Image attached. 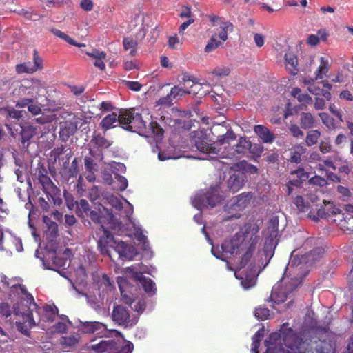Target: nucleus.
Segmentation results:
<instances>
[{
    "label": "nucleus",
    "mask_w": 353,
    "mask_h": 353,
    "mask_svg": "<svg viewBox=\"0 0 353 353\" xmlns=\"http://www.w3.org/2000/svg\"><path fill=\"white\" fill-rule=\"evenodd\" d=\"M105 200L108 204L119 212L120 216H125L130 220V216L133 212V206L125 199V207L123 206L121 200L113 194L106 195Z\"/></svg>",
    "instance_id": "obj_15"
},
{
    "label": "nucleus",
    "mask_w": 353,
    "mask_h": 353,
    "mask_svg": "<svg viewBox=\"0 0 353 353\" xmlns=\"http://www.w3.org/2000/svg\"><path fill=\"white\" fill-rule=\"evenodd\" d=\"M258 227L245 225L230 240L225 241L220 250L218 248H212V254L217 259L225 261L228 254H240L245 251L240 261V268L245 267L252 256L260 241V237L257 234Z\"/></svg>",
    "instance_id": "obj_2"
},
{
    "label": "nucleus",
    "mask_w": 353,
    "mask_h": 353,
    "mask_svg": "<svg viewBox=\"0 0 353 353\" xmlns=\"http://www.w3.org/2000/svg\"><path fill=\"white\" fill-rule=\"evenodd\" d=\"M10 288L11 296L20 300V303L14 304V315L16 316L15 324L17 330L21 333L27 334L30 328L36 325L32 316V312L35 311L39 315L41 310L38 308L34 299L26 287L20 283H14L12 281H8L5 277L3 281Z\"/></svg>",
    "instance_id": "obj_3"
},
{
    "label": "nucleus",
    "mask_w": 353,
    "mask_h": 353,
    "mask_svg": "<svg viewBox=\"0 0 353 353\" xmlns=\"http://www.w3.org/2000/svg\"><path fill=\"white\" fill-rule=\"evenodd\" d=\"M127 272L132 274L135 280L139 281L145 292L150 295L155 294V283L150 279L143 276V273L146 272V268L142 263L127 268Z\"/></svg>",
    "instance_id": "obj_11"
},
{
    "label": "nucleus",
    "mask_w": 353,
    "mask_h": 353,
    "mask_svg": "<svg viewBox=\"0 0 353 353\" xmlns=\"http://www.w3.org/2000/svg\"><path fill=\"white\" fill-rule=\"evenodd\" d=\"M33 60H34V65H32V68H33V69H34V72H36L37 70L42 69L43 60L41 57H39L38 52L37 51V50H34Z\"/></svg>",
    "instance_id": "obj_53"
},
{
    "label": "nucleus",
    "mask_w": 353,
    "mask_h": 353,
    "mask_svg": "<svg viewBox=\"0 0 353 353\" xmlns=\"http://www.w3.org/2000/svg\"><path fill=\"white\" fill-rule=\"evenodd\" d=\"M336 189L343 201H348L352 195L350 190L347 188L342 185H338Z\"/></svg>",
    "instance_id": "obj_51"
},
{
    "label": "nucleus",
    "mask_w": 353,
    "mask_h": 353,
    "mask_svg": "<svg viewBox=\"0 0 353 353\" xmlns=\"http://www.w3.org/2000/svg\"><path fill=\"white\" fill-rule=\"evenodd\" d=\"M58 314V309L54 305H48L43 308L41 319L46 322H52Z\"/></svg>",
    "instance_id": "obj_28"
},
{
    "label": "nucleus",
    "mask_w": 353,
    "mask_h": 353,
    "mask_svg": "<svg viewBox=\"0 0 353 353\" xmlns=\"http://www.w3.org/2000/svg\"><path fill=\"white\" fill-rule=\"evenodd\" d=\"M132 225L134 227V234L136 236L137 239L140 241L143 242L144 244L146 241V236L142 233V231L141 228L139 227H136L134 223H131Z\"/></svg>",
    "instance_id": "obj_58"
},
{
    "label": "nucleus",
    "mask_w": 353,
    "mask_h": 353,
    "mask_svg": "<svg viewBox=\"0 0 353 353\" xmlns=\"http://www.w3.org/2000/svg\"><path fill=\"white\" fill-rule=\"evenodd\" d=\"M94 143L99 147L108 148L110 146V143L102 136L97 135L94 137Z\"/></svg>",
    "instance_id": "obj_61"
},
{
    "label": "nucleus",
    "mask_w": 353,
    "mask_h": 353,
    "mask_svg": "<svg viewBox=\"0 0 353 353\" xmlns=\"http://www.w3.org/2000/svg\"><path fill=\"white\" fill-rule=\"evenodd\" d=\"M302 269L303 265L299 257L294 256L290 259L285 268L283 274L284 276L282 279V281H283L286 277L290 279L289 286H286V289L285 290H279V286H274L270 296L273 302L278 304L284 302L287 296L297 288L305 276Z\"/></svg>",
    "instance_id": "obj_6"
},
{
    "label": "nucleus",
    "mask_w": 353,
    "mask_h": 353,
    "mask_svg": "<svg viewBox=\"0 0 353 353\" xmlns=\"http://www.w3.org/2000/svg\"><path fill=\"white\" fill-rule=\"evenodd\" d=\"M277 242L274 238L269 237L265 240V245L263 249V254L265 255V263L263 265V269L268 264L270 259L274 254V248Z\"/></svg>",
    "instance_id": "obj_24"
},
{
    "label": "nucleus",
    "mask_w": 353,
    "mask_h": 353,
    "mask_svg": "<svg viewBox=\"0 0 353 353\" xmlns=\"http://www.w3.org/2000/svg\"><path fill=\"white\" fill-rule=\"evenodd\" d=\"M86 54L95 59L94 65L95 67L99 68L100 70H103L105 68V65L103 60L106 57V54L103 51H99L97 49H92L90 52H85Z\"/></svg>",
    "instance_id": "obj_26"
},
{
    "label": "nucleus",
    "mask_w": 353,
    "mask_h": 353,
    "mask_svg": "<svg viewBox=\"0 0 353 353\" xmlns=\"http://www.w3.org/2000/svg\"><path fill=\"white\" fill-rule=\"evenodd\" d=\"M123 302L128 307L122 305H114L112 312V319L118 325L128 327L136 325L139 316L145 309L143 299H134L126 295L123 296Z\"/></svg>",
    "instance_id": "obj_5"
},
{
    "label": "nucleus",
    "mask_w": 353,
    "mask_h": 353,
    "mask_svg": "<svg viewBox=\"0 0 353 353\" xmlns=\"http://www.w3.org/2000/svg\"><path fill=\"white\" fill-rule=\"evenodd\" d=\"M78 331L83 334H101L106 330V325L99 321H82L79 320Z\"/></svg>",
    "instance_id": "obj_16"
},
{
    "label": "nucleus",
    "mask_w": 353,
    "mask_h": 353,
    "mask_svg": "<svg viewBox=\"0 0 353 353\" xmlns=\"http://www.w3.org/2000/svg\"><path fill=\"white\" fill-rule=\"evenodd\" d=\"M314 118L311 113L303 112L300 115V125L303 129H310L314 127Z\"/></svg>",
    "instance_id": "obj_32"
},
{
    "label": "nucleus",
    "mask_w": 353,
    "mask_h": 353,
    "mask_svg": "<svg viewBox=\"0 0 353 353\" xmlns=\"http://www.w3.org/2000/svg\"><path fill=\"white\" fill-rule=\"evenodd\" d=\"M315 78L305 79L303 83L307 85V90L312 94L316 96H323L329 101L331 99V94L328 90L321 88L316 83Z\"/></svg>",
    "instance_id": "obj_20"
},
{
    "label": "nucleus",
    "mask_w": 353,
    "mask_h": 353,
    "mask_svg": "<svg viewBox=\"0 0 353 353\" xmlns=\"http://www.w3.org/2000/svg\"><path fill=\"white\" fill-rule=\"evenodd\" d=\"M250 270L243 275H241L239 271L235 272L236 278L241 280V285L245 290H248L256 285L257 276L261 271H258L255 262L250 263Z\"/></svg>",
    "instance_id": "obj_14"
},
{
    "label": "nucleus",
    "mask_w": 353,
    "mask_h": 353,
    "mask_svg": "<svg viewBox=\"0 0 353 353\" xmlns=\"http://www.w3.org/2000/svg\"><path fill=\"white\" fill-rule=\"evenodd\" d=\"M230 70L227 67L216 68L212 72V74L219 77L228 76L230 74Z\"/></svg>",
    "instance_id": "obj_62"
},
{
    "label": "nucleus",
    "mask_w": 353,
    "mask_h": 353,
    "mask_svg": "<svg viewBox=\"0 0 353 353\" xmlns=\"http://www.w3.org/2000/svg\"><path fill=\"white\" fill-rule=\"evenodd\" d=\"M79 172L78 169V162L77 159L75 158L71 163V165L68 170V176L69 177H74L77 175Z\"/></svg>",
    "instance_id": "obj_59"
},
{
    "label": "nucleus",
    "mask_w": 353,
    "mask_h": 353,
    "mask_svg": "<svg viewBox=\"0 0 353 353\" xmlns=\"http://www.w3.org/2000/svg\"><path fill=\"white\" fill-rule=\"evenodd\" d=\"M294 203L297 207L298 210L301 212H305L307 209V205L302 196H296L294 199Z\"/></svg>",
    "instance_id": "obj_60"
},
{
    "label": "nucleus",
    "mask_w": 353,
    "mask_h": 353,
    "mask_svg": "<svg viewBox=\"0 0 353 353\" xmlns=\"http://www.w3.org/2000/svg\"><path fill=\"white\" fill-rule=\"evenodd\" d=\"M78 129V123L77 122H72V121H66L64 123V129L63 131H65V133L69 134H73Z\"/></svg>",
    "instance_id": "obj_50"
},
{
    "label": "nucleus",
    "mask_w": 353,
    "mask_h": 353,
    "mask_svg": "<svg viewBox=\"0 0 353 353\" xmlns=\"http://www.w3.org/2000/svg\"><path fill=\"white\" fill-rule=\"evenodd\" d=\"M192 150L198 152L194 158L199 160L214 159L219 154L220 148L214 143H208V136L203 130H194L190 133Z\"/></svg>",
    "instance_id": "obj_7"
},
{
    "label": "nucleus",
    "mask_w": 353,
    "mask_h": 353,
    "mask_svg": "<svg viewBox=\"0 0 353 353\" xmlns=\"http://www.w3.org/2000/svg\"><path fill=\"white\" fill-rule=\"evenodd\" d=\"M222 44L221 41H219L216 39V34L213 35L205 48V52L207 53L211 52L219 46Z\"/></svg>",
    "instance_id": "obj_45"
},
{
    "label": "nucleus",
    "mask_w": 353,
    "mask_h": 353,
    "mask_svg": "<svg viewBox=\"0 0 353 353\" xmlns=\"http://www.w3.org/2000/svg\"><path fill=\"white\" fill-rule=\"evenodd\" d=\"M83 295H85L87 299L88 304L92 309H94L97 312H101L103 311L104 307V294L96 292L93 294H83Z\"/></svg>",
    "instance_id": "obj_21"
},
{
    "label": "nucleus",
    "mask_w": 353,
    "mask_h": 353,
    "mask_svg": "<svg viewBox=\"0 0 353 353\" xmlns=\"http://www.w3.org/2000/svg\"><path fill=\"white\" fill-rule=\"evenodd\" d=\"M219 24L221 30L216 34V37H219L222 41H225L228 39V32L233 31V25L232 23L225 21H221Z\"/></svg>",
    "instance_id": "obj_33"
},
{
    "label": "nucleus",
    "mask_w": 353,
    "mask_h": 353,
    "mask_svg": "<svg viewBox=\"0 0 353 353\" xmlns=\"http://www.w3.org/2000/svg\"><path fill=\"white\" fill-rule=\"evenodd\" d=\"M118 123L120 124V114L117 115L116 113L112 112L104 117L100 125L104 130H107L116 127Z\"/></svg>",
    "instance_id": "obj_27"
},
{
    "label": "nucleus",
    "mask_w": 353,
    "mask_h": 353,
    "mask_svg": "<svg viewBox=\"0 0 353 353\" xmlns=\"http://www.w3.org/2000/svg\"><path fill=\"white\" fill-rule=\"evenodd\" d=\"M264 335V330L261 328L255 334L252 336V343L251 352L259 353L258 348L259 347L260 341Z\"/></svg>",
    "instance_id": "obj_37"
},
{
    "label": "nucleus",
    "mask_w": 353,
    "mask_h": 353,
    "mask_svg": "<svg viewBox=\"0 0 353 353\" xmlns=\"http://www.w3.org/2000/svg\"><path fill=\"white\" fill-rule=\"evenodd\" d=\"M120 125L123 129L140 135L154 134L161 137L164 133L162 127L157 122L151 121V117L146 110L141 112L134 109L121 111Z\"/></svg>",
    "instance_id": "obj_4"
},
{
    "label": "nucleus",
    "mask_w": 353,
    "mask_h": 353,
    "mask_svg": "<svg viewBox=\"0 0 353 353\" xmlns=\"http://www.w3.org/2000/svg\"><path fill=\"white\" fill-rule=\"evenodd\" d=\"M332 146L328 140L321 141L319 143V150L323 154L328 153L331 151Z\"/></svg>",
    "instance_id": "obj_64"
},
{
    "label": "nucleus",
    "mask_w": 353,
    "mask_h": 353,
    "mask_svg": "<svg viewBox=\"0 0 353 353\" xmlns=\"http://www.w3.org/2000/svg\"><path fill=\"white\" fill-rule=\"evenodd\" d=\"M123 44L125 50H130V54L134 56L136 53V46L137 42L131 37H126L123 39Z\"/></svg>",
    "instance_id": "obj_41"
},
{
    "label": "nucleus",
    "mask_w": 353,
    "mask_h": 353,
    "mask_svg": "<svg viewBox=\"0 0 353 353\" xmlns=\"http://www.w3.org/2000/svg\"><path fill=\"white\" fill-rule=\"evenodd\" d=\"M21 143L25 147V143L28 142L35 134V128L31 125L22 126L20 125Z\"/></svg>",
    "instance_id": "obj_30"
},
{
    "label": "nucleus",
    "mask_w": 353,
    "mask_h": 353,
    "mask_svg": "<svg viewBox=\"0 0 353 353\" xmlns=\"http://www.w3.org/2000/svg\"><path fill=\"white\" fill-rule=\"evenodd\" d=\"M190 83L194 84L195 83V79L189 75H184L182 78V80L180 81V85L182 88H185V89H190Z\"/></svg>",
    "instance_id": "obj_57"
},
{
    "label": "nucleus",
    "mask_w": 353,
    "mask_h": 353,
    "mask_svg": "<svg viewBox=\"0 0 353 353\" xmlns=\"http://www.w3.org/2000/svg\"><path fill=\"white\" fill-rule=\"evenodd\" d=\"M223 196L219 194V187H211L206 192L201 191L192 199V205L198 210L212 208L221 202Z\"/></svg>",
    "instance_id": "obj_8"
},
{
    "label": "nucleus",
    "mask_w": 353,
    "mask_h": 353,
    "mask_svg": "<svg viewBox=\"0 0 353 353\" xmlns=\"http://www.w3.org/2000/svg\"><path fill=\"white\" fill-rule=\"evenodd\" d=\"M39 180L44 189H48L53 185V183L49 176L39 172Z\"/></svg>",
    "instance_id": "obj_52"
},
{
    "label": "nucleus",
    "mask_w": 353,
    "mask_h": 353,
    "mask_svg": "<svg viewBox=\"0 0 353 353\" xmlns=\"http://www.w3.org/2000/svg\"><path fill=\"white\" fill-rule=\"evenodd\" d=\"M170 95L173 99H179L188 94L187 89L182 88L180 85H175L170 90Z\"/></svg>",
    "instance_id": "obj_43"
},
{
    "label": "nucleus",
    "mask_w": 353,
    "mask_h": 353,
    "mask_svg": "<svg viewBox=\"0 0 353 353\" xmlns=\"http://www.w3.org/2000/svg\"><path fill=\"white\" fill-rule=\"evenodd\" d=\"M291 176H296L303 182L305 181L309 177L308 174L305 172L303 168H299L296 170L292 171L291 172Z\"/></svg>",
    "instance_id": "obj_54"
},
{
    "label": "nucleus",
    "mask_w": 353,
    "mask_h": 353,
    "mask_svg": "<svg viewBox=\"0 0 353 353\" xmlns=\"http://www.w3.org/2000/svg\"><path fill=\"white\" fill-rule=\"evenodd\" d=\"M254 131L264 143H271L275 139L274 134L268 128L263 125H255Z\"/></svg>",
    "instance_id": "obj_23"
},
{
    "label": "nucleus",
    "mask_w": 353,
    "mask_h": 353,
    "mask_svg": "<svg viewBox=\"0 0 353 353\" xmlns=\"http://www.w3.org/2000/svg\"><path fill=\"white\" fill-rule=\"evenodd\" d=\"M245 175L242 172L234 173L228 180V188L233 193L238 192L244 185Z\"/></svg>",
    "instance_id": "obj_22"
},
{
    "label": "nucleus",
    "mask_w": 353,
    "mask_h": 353,
    "mask_svg": "<svg viewBox=\"0 0 353 353\" xmlns=\"http://www.w3.org/2000/svg\"><path fill=\"white\" fill-rule=\"evenodd\" d=\"M252 143L246 138L241 137L238 143L232 148L229 153V158L237 160L244 156L251 148Z\"/></svg>",
    "instance_id": "obj_17"
},
{
    "label": "nucleus",
    "mask_w": 353,
    "mask_h": 353,
    "mask_svg": "<svg viewBox=\"0 0 353 353\" xmlns=\"http://www.w3.org/2000/svg\"><path fill=\"white\" fill-rule=\"evenodd\" d=\"M6 112V117L7 118H13L16 119H19L22 117V111H19L17 110H15L14 108H9L5 110Z\"/></svg>",
    "instance_id": "obj_56"
},
{
    "label": "nucleus",
    "mask_w": 353,
    "mask_h": 353,
    "mask_svg": "<svg viewBox=\"0 0 353 353\" xmlns=\"http://www.w3.org/2000/svg\"><path fill=\"white\" fill-rule=\"evenodd\" d=\"M323 206L321 207L318 211L317 214L321 218H327L332 214H336L340 213V210L334 205L332 203L323 201Z\"/></svg>",
    "instance_id": "obj_25"
},
{
    "label": "nucleus",
    "mask_w": 353,
    "mask_h": 353,
    "mask_svg": "<svg viewBox=\"0 0 353 353\" xmlns=\"http://www.w3.org/2000/svg\"><path fill=\"white\" fill-rule=\"evenodd\" d=\"M84 165L86 171H96L97 165L90 157H85L84 159Z\"/></svg>",
    "instance_id": "obj_55"
},
{
    "label": "nucleus",
    "mask_w": 353,
    "mask_h": 353,
    "mask_svg": "<svg viewBox=\"0 0 353 353\" xmlns=\"http://www.w3.org/2000/svg\"><path fill=\"white\" fill-rule=\"evenodd\" d=\"M330 70V65L327 59L324 57H321L320 65L315 72V79H322L325 76Z\"/></svg>",
    "instance_id": "obj_29"
},
{
    "label": "nucleus",
    "mask_w": 353,
    "mask_h": 353,
    "mask_svg": "<svg viewBox=\"0 0 353 353\" xmlns=\"http://www.w3.org/2000/svg\"><path fill=\"white\" fill-rule=\"evenodd\" d=\"M326 36H327V34H326L325 30H320L318 31V33L316 35H315V34L309 35L308 38H307V43L312 46H315L319 43L320 39L325 40L326 39Z\"/></svg>",
    "instance_id": "obj_39"
},
{
    "label": "nucleus",
    "mask_w": 353,
    "mask_h": 353,
    "mask_svg": "<svg viewBox=\"0 0 353 353\" xmlns=\"http://www.w3.org/2000/svg\"><path fill=\"white\" fill-rule=\"evenodd\" d=\"M306 152V148L301 145H294L291 151L290 161L299 163L301 161V157Z\"/></svg>",
    "instance_id": "obj_31"
},
{
    "label": "nucleus",
    "mask_w": 353,
    "mask_h": 353,
    "mask_svg": "<svg viewBox=\"0 0 353 353\" xmlns=\"http://www.w3.org/2000/svg\"><path fill=\"white\" fill-rule=\"evenodd\" d=\"M264 344L267 347L265 353H328L331 349L330 344L325 341H302L292 329L285 333H272Z\"/></svg>",
    "instance_id": "obj_1"
},
{
    "label": "nucleus",
    "mask_w": 353,
    "mask_h": 353,
    "mask_svg": "<svg viewBox=\"0 0 353 353\" xmlns=\"http://www.w3.org/2000/svg\"><path fill=\"white\" fill-rule=\"evenodd\" d=\"M252 198L251 193L243 192L230 199L225 205V210L228 213L241 211L249 205Z\"/></svg>",
    "instance_id": "obj_13"
},
{
    "label": "nucleus",
    "mask_w": 353,
    "mask_h": 353,
    "mask_svg": "<svg viewBox=\"0 0 353 353\" xmlns=\"http://www.w3.org/2000/svg\"><path fill=\"white\" fill-rule=\"evenodd\" d=\"M255 317L261 321H264L270 316V310L263 307H259L254 310Z\"/></svg>",
    "instance_id": "obj_46"
},
{
    "label": "nucleus",
    "mask_w": 353,
    "mask_h": 353,
    "mask_svg": "<svg viewBox=\"0 0 353 353\" xmlns=\"http://www.w3.org/2000/svg\"><path fill=\"white\" fill-rule=\"evenodd\" d=\"M319 116L322 120L323 124H325L328 128H334V121L327 113H319Z\"/></svg>",
    "instance_id": "obj_49"
},
{
    "label": "nucleus",
    "mask_w": 353,
    "mask_h": 353,
    "mask_svg": "<svg viewBox=\"0 0 353 353\" xmlns=\"http://www.w3.org/2000/svg\"><path fill=\"white\" fill-rule=\"evenodd\" d=\"M90 219L97 224H99V229L100 232L103 233L102 236H99L98 240V247L100 249L103 254H107L110 257H112V254L110 250V248L112 245H108L109 240H112V236L110 232L107 230L105 227L102 225L103 223V217L101 216L99 213L97 211H90Z\"/></svg>",
    "instance_id": "obj_10"
},
{
    "label": "nucleus",
    "mask_w": 353,
    "mask_h": 353,
    "mask_svg": "<svg viewBox=\"0 0 353 353\" xmlns=\"http://www.w3.org/2000/svg\"><path fill=\"white\" fill-rule=\"evenodd\" d=\"M16 72L18 74L33 73V72H34V69H33V68H32V64L30 62H27V63L17 65H16Z\"/></svg>",
    "instance_id": "obj_47"
},
{
    "label": "nucleus",
    "mask_w": 353,
    "mask_h": 353,
    "mask_svg": "<svg viewBox=\"0 0 353 353\" xmlns=\"http://www.w3.org/2000/svg\"><path fill=\"white\" fill-rule=\"evenodd\" d=\"M127 187L128 181L126 178L116 174L112 183V188L117 191H123L127 188Z\"/></svg>",
    "instance_id": "obj_36"
},
{
    "label": "nucleus",
    "mask_w": 353,
    "mask_h": 353,
    "mask_svg": "<svg viewBox=\"0 0 353 353\" xmlns=\"http://www.w3.org/2000/svg\"><path fill=\"white\" fill-rule=\"evenodd\" d=\"M190 89H187V92L188 94H193V95H199V97H201L202 96H205L206 94V92H209V90L207 91H202V84L198 83L197 81H195V83L194 84H191V86L190 88Z\"/></svg>",
    "instance_id": "obj_42"
},
{
    "label": "nucleus",
    "mask_w": 353,
    "mask_h": 353,
    "mask_svg": "<svg viewBox=\"0 0 353 353\" xmlns=\"http://www.w3.org/2000/svg\"><path fill=\"white\" fill-rule=\"evenodd\" d=\"M115 245L114 250L118 254L120 258L131 260L137 254L136 249L131 245L127 244L123 241H114Z\"/></svg>",
    "instance_id": "obj_18"
},
{
    "label": "nucleus",
    "mask_w": 353,
    "mask_h": 353,
    "mask_svg": "<svg viewBox=\"0 0 353 353\" xmlns=\"http://www.w3.org/2000/svg\"><path fill=\"white\" fill-rule=\"evenodd\" d=\"M79 340L78 338L74 336H63L60 340V343L63 345V347H72L77 343Z\"/></svg>",
    "instance_id": "obj_44"
},
{
    "label": "nucleus",
    "mask_w": 353,
    "mask_h": 353,
    "mask_svg": "<svg viewBox=\"0 0 353 353\" xmlns=\"http://www.w3.org/2000/svg\"><path fill=\"white\" fill-rule=\"evenodd\" d=\"M279 219L277 216L271 218L268 223V230L270 232V237L274 238L278 235Z\"/></svg>",
    "instance_id": "obj_38"
},
{
    "label": "nucleus",
    "mask_w": 353,
    "mask_h": 353,
    "mask_svg": "<svg viewBox=\"0 0 353 353\" xmlns=\"http://www.w3.org/2000/svg\"><path fill=\"white\" fill-rule=\"evenodd\" d=\"M133 344L123 340H102L98 344L92 345V349L97 353H132Z\"/></svg>",
    "instance_id": "obj_9"
},
{
    "label": "nucleus",
    "mask_w": 353,
    "mask_h": 353,
    "mask_svg": "<svg viewBox=\"0 0 353 353\" xmlns=\"http://www.w3.org/2000/svg\"><path fill=\"white\" fill-rule=\"evenodd\" d=\"M321 136V132L318 130H310L307 133L305 143L307 146L315 145Z\"/></svg>",
    "instance_id": "obj_40"
},
{
    "label": "nucleus",
    "mask_w": 353,
    "mask_h": 353,
    "mask_svg": "<svg viewBox=\"0 0 353 353\" xmlns=\"http://www.w3.org/2000/svg\"><path fill=\"white\" fill-rule=\"evenodd\" d=\"M43 223H45L47 230L50 237H56L58 234V225L56 222L52 221L48 216H43Z\"/></svg>",
    "instance_id": "obj_34"
},
{
    "label": "nucleus",
    "mask_w": 353,
    "mask_h": 353,
    "mask_svg": "<svg viewBox=\"0 0 353 353\" xmlns=\"http://www.w3.org/2000/svg\"><path fill=\"white\" fill-rule=\"evenodd\" d=\"M94 287L99 294L105 295L112 290L114 285L106 274L98 276L94 279Z\"/></svg>",
    "instance_id": "obj_19"
},
{
    "label": "nucleus",
    "mask_w": 353,
    "mask_h": 353,
    "mask_svg": "<svg viewBox=\"0 0 353 353\" xmlns=\"http://www.w3.org/2000/svg\"><path fill=\"white\" fill-rule=\"evenodd\" d=\"M173 100L172 97H171L170 93H169L165 97L159 99L157 103L158 105L170 106L172 105Z\"/></svg>",
    "instance_id": "obj_63"
},
{
    "label": "nucleus",
    "mask_w": 353,
    "mask_h": 353,
    "mask_svg": "<svg viewBox=\"0 0 353 353\" xmlns=\"http://www.w3.org/2000/svg\"><path fill=\"white\" fill-rule=\"evenodd\" d=\"M51 32L54 34L55 36L61 38V39L65 41L69 44L77 46L79 48L81 47H85V45L84 43H79L76 42L74 39L70 38L68 34H65L64 32H61V30L58 29L53 28L51 30Z\"/></svg>",
    "instance_id": "obj_35"
},
{
    "label": "nucleus",
    "mask_w": 353,
    "mask_h": 353,
    "mask_svg": "<svg viewBox=\"0 0 353 353\" xmlns=\"http://www.w3.org/2000/svg\"><path fill=\"white\" fill-rule=\"evenodd\" d=\"M212 133L216 137V142L220 145L229 143L236 139V135L227 123L214 124Z\"/></svg>",
    "instance_id": "obj_12"
},
{
    "label": "nucleus",
    "mask_w": 353,
    "mask_h": 353,
    "mask_svg": "<svg viewBox=\"0 0 353 353\" xmlns=\"http://www.w3.org/2000/svg\"><path fill=\"white\" fill-rule=\"evenodd\" d=\"M285 60L287 65H290L292 68L298 70L296 66L298 65V60L295 54L292 52H288L285 54Z\"/></svg>",
    "instance_id": "obj_48"
}]
</instances>
